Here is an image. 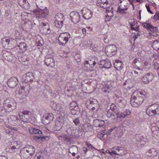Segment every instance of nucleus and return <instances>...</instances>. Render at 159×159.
Masks as SVG:
<instances>
[{
    "label": "nucleus",
    "instance_id": "obj_27",
    "mask_svg": "<svg viewBox=\"0 0 159 159\" xmlns=\"http://www.w3.org/2000/svg\"><path fill=\"white\" fill-rule=\"evenodd\" d=\"M17 49H19L20 52H25L27 49V45L24 42L20 43L16 47Z\"/></svg>",
    "mask_w": 159,
    "mask_h": 159
},
{
    "label": "nucleus",
    "instance_id": "obj_61",
    "mask_svg": "<svg viewBox=\"0 0 159 159\" xmlns=\"http://www.w3.org/2000/svg\"><path fill=\"white\" fill-rule=\"evenodd\" d=\"M145 7L147 8V11L151 14H153V13L151 11L149 6V5H146Z\"/></svg>",
    "mask_w": 159,
    "mask_h": 159
},
{
    "label": "nucleus",
    "instance_id": "obj_53",
    "mask_svg": "<svg viewBox=\"0 0 159 159\" xmlns=\"http://www.w3.org/2000/svg\"><path fill=\"white\" fill-rule=\"evenodd\" d=\"M153 19L156 21L159 22V12L157 11L154 16Z\"/></svg>",
    "mask_w": 159,
    "mask_h": 159
},
{
    "label": "nucleus",
    "instance_id": "obj_9",
    "mask_svg": "<svg viewBox=\"0 0 159 159\" xmlns=\"http://www.w3.org/2000/svg\"><path fill=\"white\" fill-rule=\"evenodd\" d=\"M70 38V35L68 32L61 33L58 38L59 44L60 45H65L67 43Z\"/></svg>",
    "mask_w": 159,
    "mask_h": 159
},
{
    "label": "nucleus",
    "instance_id": "obj_10",
    "mask_svg": "<svg viewBox=\"0 0 159 159\" xmlns=\"http://www.w3.org/2000/svg\"><path fill=\"white\" fill-rule=\"evenodd\" d=\"M129 7L128 3L126 0H123L122 4L119 6L117 11L120 14L123 15L127 13L126 11Z\"/></svg>",
    "mask_w": 159,
    "mask_h": 159
},
{
    "label": "nucleus",
    "instance_id": "obj_40",
    "mask_svg": "<svg viewBox=\"0 0 159 159\" xmlns=\"http://www.w3.org/2000/svg\"><path fill=\"white\" fill-rule=\"evenodd\" d=\"M56 106V109H55V110H56L57 111H59V114L62 112H65V114H66V111L64 109L62 108L61 105L60 103H57ZM66 115V114H65Z\"/></svg>",
    "mask_w": 159,
    "mask_h": 159
},
{
    "label": "nucleus",
    "instance_id": "obj_20",
    "mask_svg": "<svg viewBox=\"0 0 159 159\" xmlns=\"http://www.w3.org/2000/svg\"><path fill=\"white\" fill-rule=\"evenodd\" d=\"M14 55L10 51L7 50H3L2 51V56L6 60L11 61L13 59Z\"/></svg>",
    "mask_w": 159,
    "mask_h": 159
},
{
    "label": "nucleus",
    "instance_id": "obj_56",
    "mask_svg": "<svg viewBox=\"0 0 159 159\" xmlns=\"http://www.w3.org/2000/svg\"><path fill=\"white\" fill-rule=\"evenodd\" d=\"M97 122L98 123V127H101L104 125L105 123L104 121L97 120Z\"/></svg>",
    "mask_w": 159,
    "mask_h": 159
},
{
    "label": "nucleus",
    "instance_id": "obj_7",
    "mask_svg": "<svg viewBox=\"0 0 159 159\" xmlns=\"http://www.w3.org/2000/svg\"><path fill=\"white\" fill-rule=\"evenodd\" d=\"M146 113L150 116L159 115V105L155 104L149 106L146 110Z\"/></svg>",
    "mask_w": 159,
    "mask_h": 159
},
{
    "label": "nucleus",
    "instance_id": "obj_1",
    "mask_svg": "<svg viewBox=\"0 0 159 159\" xmlns=\"http://www.w3.org/2000/svg\"><path fill=\"white\" fill-rule=\"evenodd\" d=\"M20 120L17 116H10L9 118H7V120H4L5 123H8L13 125H22V123L30 122L33 121L34 118L31 112L25 110L22 112L19 113Z\"/></svg>",
    "mask_w": 159,
    "mask_h": 159
},
{
    "label": "nucleus",
    "instance_id": "obj_51",
    "mask_svg": "<svg viewBox=\"0 0 159 159\" xmlns=\"http://www.w3.org/2000/svg\"><path fill=\"white\" fill-rule=\"evenodd\" d=\"M105 130H102V132H99L97 134V137L98 138L101 139H102L103 138L105 134Z\"/></svg>",
    "mask_w": 159,
    "mask_h": 159
},
{
    "label": "nucleus",
    "instance_id": "obj_31",
    "mask_svg": "<svg viewBox=\"0 0 159 159\" xmlns=\"http://www.w3.org/2000/svg\"><path fill=\"white\" fill-rule=\"evenodd\" d=\"M42 28L43 29V33L46 34H48L50 33L49 25L47 23H42Z\"/></svg>",
    "mask_w": 159,
    "mask_h": 159
},
{
    "label": "nucleus",
    "instance_id": "obj_16",
    "mask_svg": "<svg viewBox=\"0 0 159 159\" xmlns=\"http://www.w3.org/2000/svg\"><path fill=\"white\" fill-rule=\"evenodd\" d=\"M96 64L95 57H90L84 62V65L85 67H88L89 66L91 68H93Z\"/></svg>",
    "mask_w": 159,
    "mask_h": 159
},
{
    "label": "nucleus",
    "instance_id": "obj_52",
    "mask_svg": "<svg viewBox=\"0 0 159 159\" xmlns=\"http://www.w3.org/2000/svg\"><path fill=\"white\" fill-rule=\"evenodd\" d=\"M111 87L110 86L106 85L102 89V91L105 93H108L111 90Z\"/></svg>",
    "mask_w": 159,
    "mask_h": 159
},
{
    "label": "nucleus",
    "instance_id": "obj_28",
    "mask_svg": "<svg viewBox=\"0 0 159 159\" xmlns=\"http://www.w3.org/2000/svg\"><path fill=\"white\" fill-rule=\"evenodd\" d=\"M19 4L20 7L26 9L30 8L29 4L26 0H18Z\"/></svg>",
    "mask_w": 159,
    "mask_h": 159
},
{
    "label": "nucleus",
    "instance_id": "obj_35",
    "mask_svg": "<svg viewBox=\"0 0 159 159\" xmlns=\"http://www.w3.org/2000/svg\"><path fill=\"white\" fill-rule=\"evenodd\" d=\"M115 67L117 70H120L122 69L123 67V65L122 61H119L116 60L114 64Z\"/></svg>",
    "mask_w": 159,
    "mask_h": 159
},
{
    "label": "nucleus",
    "instance_id": "obj_8",
    "mask_svg": "<svg viewBox=\"0 0 159 159\" xmlns=\"http://www.w3.org/2000/svg\"><path fill=\"white\" fill-rule=\"evenodd\" d=\"M4 107L8 109L7 112H9L16 109V104L13 99L8 98L4 101Z\"/></svg>",
    "mask_w": 159,
    "mask_h": 159
},
{
    "label": "nucleus",
    "instance_id": "obj_49",
    "mask_svg": "<svg viewBox=\"0 0 159 159\" xmlns=\"http://www.w3.org/2000/svg\"><path fill=\"white\" fill-rule=\"evenodd\" d=\"M75 130H72L70 128L66 130V132H67L68 135L72 136L70 137V138H72V137L75 134Z\"/></svg>",
    "mask_w": 159,
    "mask_h": 159
},
{
    "label": "nucleus",
    "instance_id": "obj_15",
    "mask_svg": "<svg viewBox=\"0 0 159 159\" xmlns=\"http://www.w3.org/2000/svg\"><path fill=\"white\" fill-rule=\"evenodd\" d=\"M131 113V111L129 109H126L123 112L118 111L115 114L116 118H120L121 121L127 116Z\"/></svg>",
    "mask_w": 159,
    "mask_h": 159
},
{
    "label": "nucleus",
    "instance_id": "obj_43",
    "mask_svg": "<svg viewBox=\"0 0 159 159\" xmlns=\"http://www.w3.org/2000/svg\"><path fill=\"white\" fill-rule=\"evenodd\" d=\"M107 116L109 118L112 117L114 118L115 117V116L113 112L110 110V109H109L107 111L106 113Z\"/></svg>",
    "mask_w": 159,
    "mask_h": 159
},
{
    "label": "nucleus",
    "instance_id": "obj_47",
    "mask_svg": "<svg viewBox=\"0 0 159 159\" xmlns=\"http://www.w3.org/2000/svg\"><path fill=\"white\" fill-rule=\"evenodd\" d=\"M115 96L116 97V100L117 103H123L124 100L121 97L119 96L117 94H115Z\"/></svg>",
    "mask_w": 159,
    "mask_h": 159
},
{
    "label": "nucleus",
    "instance_id": "obj_24",
    "mask_svg": "<svg viewBox=\"0 0 159 159\" xmlns=\"http://www.w3.org/2000/svg\"><path fill=\"white\" fill-rule=\"evenodd\" d=\"M18 144L17 142L14 141L12 142L8 151L11 153H13L18 151Z\"/></svg>",
    "mask_w": 159,
    "mask_h": 159
},
{
    "label": "nucleus",
    "instance_id": "obj_26",
    "mask_svg": "<svg viewBox=\"0 0 159 159\" xmlns=\"http://www.w3.org/2000/svg\"><path fill=\"white\" fill-rule=\"evenodd\" d=\"M12 40L10 39L3 38L2 40V44L4 47L7 48L11 47L12 44Z\"/></svg>",
    "mask_w": 159,
    "mask_h": 159
},
{
    "label": "nucleus",
    "instance_id": "obj_57",
    "mask_svg": "<svg viewBox=\"0 0 159 159\" xmlns=\"http://www.w3.org/2000/svg\"><path fill=\"white\" fill-rule=\"evenodd\" d=\"M73 121L76 125H78L80 124L79 119L78 118H75Z\"/></svg>",
    "mask_w": 159,
    "mask_h": 159
},
{
    "label": "nucleus",
    "instance_id": "obj_14",
    "mask_svg": "<svg viewBox=\"0 0 159 159\" xmlns=\"http://www.w3.org/2000/svg\"><path fill=\"white\" fill-rule=\"evenodd\" d=\"M111 151L114 155L122 156L126 153L125 149L122 147L115 146L111 148Z\"/></svg>",
    "mask_w": 159,
    "mask_h": 159
},
{
    "label": "nucleus",
    "instance_id": "obj_2",
    "mask_svg": "<svg viewBox=\"0 0 159 159\" xmlns=\"http://www.w3.org/2000/svg\"><path fill=\"white\" fill-rule=\"evenodd\" d=\"M145 98V92L144 91L135 90L131 96L130 104L133 107H138L143 103Z\"/></svg>",
    "mask_w": 159,
    "mask_h": 159
},
{
    "label": "nucleus",
    "instance_id": "obj_63",
    "mask_svg": "<svg viewBox=\"0 0 159 159\" xmlns=\"http://www.w3.org/2000/svg\"><path fill=\"white\" fill-rule=\"evenodd\" d=\"M131 29L133 30H134L136 31H138L139 29V27L137 26L136 27H134V26L132 27H131Z\"/></svg>",
    "mask_w": 159,
    "mask_h": 159
},
{
    "label": "nucleus",
    "instance_id": "obj_29",
    "mask_svg": "<svg viewBox=\"0 0 159 159\" xmlns=\"http://www.w3.org/2000/svg\"><path fill=\"white\" fill-rule=\"evenodd\" d=\"M100 65H103V67L106 69L110 68L111 66L110 61L107 59L102 60L100 62Z\"/></svg>",
    "mask_w": 159,
    "mask_h": 159
},
{
    "label": "nucleus",
    "instance_id": "obj_32",
    "mask_svg": "<svg viewBox=\"0 0 159 159\" xmlns=\"http://www.w3.org/2000/svg\"><path fill=\"white\" fill-rule=\"evenodd\" d=\"M98 102L95 99L90 98L87 100L86 104L87 107H92L93 105H97Z\"/></svg>",
    "mask_w": 159,
    "mask_h": 159
},
{
    "label": "nucleus",
    "instance_id": "obj_11",
    "mask_svg": "<svg viewBox=\"0 0 159 159\" xmlns=\"http://www.w3.org/2000/svg\"><path fill=\"white\" fill-rule=\"evenodd\" d=\"M148 157L151 159H159V154L158 153V150L155 148H152L148 150L146 153Z\"/></svg>",
    "mask_w": 159,
    "mask_h": 159
},
{
    "label": "nucleus",
    "instance_id": "obj_5",
    "mask_svg": "<svg viewBox=\"0 0 159 159\" xmlns=\"http://www.w3.org/2000/svg\"><path fill=\"white\" fill-rule=\"evenodd\" d=\"M29 131L30 133L34 135V138L35 140H37L39 139L44 140L47 137L45 136H43L42 134V131L38 129L33 127H30L29 128Z\"/></svg>",
    "mask_w": 159,
    "mask_h": 159
},
{
    "label": "nucleus",
    "instance_id": "obj_54",
    "mask_svg": "<svg viewBox=\"0 0 159 159\" xmlns=\"http://www.w3.org/2000/svg\"><path fill=\"white\" fill-rule=\"evenodd\" d=\"M91 108L92 111H98L99 109V107L98 105V103L97 105H95L92 106Z\"/></svg>",
    "mask_w": 159,
    "mask_h": 159
},
{
    "label": "nucleus",
    "instance_id": "obj_45",
    "mask_svg": "<svg viewBox=\"0 0 159 159\" xmlns=\"http://www.w3.org/2000/svg\"><path fill=\"white\" fill-rule=\"evenodd\" d=\"M77 104L76 102L75 101H73L71 102L70 104V108L71 109H75L76 110H78L79 108L78 106H77Z\"/></svg>",
    "mask_w": 159,
    "mask_h": 159
},
{
    "label": "nucleus",
    "instance_id": "obj_36",
    "mask_svg": "<svg viewBox=\"0 0 159 159\" xmlns=\"http://www.w3.org/2000/svg\"><path fill=\"white\" fill-rule=\"evenodd\" d=\"M26 78V81L27 82H32L33 81L34 76L33 74L31 72H28L25 75Z\"/></svg>",
    "mask_w": 159,
    "mask_h": 159
},
{
    "label": "nucleus",
    "instance_id": "obj_55",
    "mask_svg": "<svg viewBox=\"0 0 159 159\" xmlns=\"http://www.w3.org/2000/svg\"><path fill=\"white\" fill-rule=\"evenodd\" d=\"M57 103L55 102L54 101H51L50 103V105L51 107L54 110H55V109H56V106Z\"/></svg>",
    "mask_w": 159,
    "mask_h": 159
},
{
    "label": "nucleus",
    "instance_id": "obj_18",
    "mask_svg": "<svg viewBox=\"0 0 159 159\" xmlns=\"http://www.w3.org/2000/svg\"><path fill=\"white\" fill-rule=\"evenodd\" d=\"M71 21L74 24H76L80 21V16L79 13L76 11H73L70 13Z\"/></svg>",
    "mask_w": 159,
    "mask_h": 159
},
{
    "label": "nucleus",
    "instance_id": "obj_4",
    "mask_svg": "<svg viewBox=\"0 0 159 159\" xmlns=\"http://www.w3.org/2000/svg\"><path fill=\"white\" fill-rule=\"evenodd\" d=\"M60 115V116H59L58 119L55 121V126L53 127V129L54 130H60L62 128L65 121H66V116L65 113L61 112Z\"/></svg>",
    "mask_w": 159,
    "mask_h": 159
},
{
    "label": "nucleus",
    "instance_id": "obj_39",
    "mask_svg": "<svg viewBox=\"0 0 159 159\" xmlns=\"http://www.w3.org/2000/svg\"><path fill=\"white\" fill-rule=\"evenodd\" d=\"M152 46L154 49L159 52V40H156L154 42Z\"/></svg>",
    "mask_w": 159,
    "mask_h": 159
},
{
    "label": "nucleus",
    "instance_id": "obj_25",
    "mask_svg": "<svg viewBox=\"0 0 159 159\" xmlns=\"http://www.w3.org/2000/svg\"><path fill=\"white\" fill-rule=\"evenodd\" d=\"M133 65L134 67L139 70H142L140 67H142L143 65L141 62V60L139 58H135L134 60Z\"/></svg>",
    "mask_w": 159,
    "mask_h": 159
},
{
    "label": "nucleus",
    "instance_id": "obj_46",
    "mask_svg": "<svg viewBox=\"0 0 159 159\" xmlns=\"http://www.w3.org/2000/svg\"><path fill=\"white\" fill-rule=\"evenodd\" d=\"M54 24L56 27L59 28H61L63 25V22L54 21Z\"/></svg>",
    "mask_w": 159,
    "mask_h": 159
},
{
    "label": "nucleus",
    "instance_id": "obj_17",
    "mask_svg": "<svg viewBox=\"0 0 159 159\" xmlns=\"http://www.w3.org/2000/svg\"><path fill=\"white\" fill-rule=\"evenodd\" d=\"M45 63L47 66L53 67L55 66L54 60L52 55H48L46 56Z\"/></svg>",
    "mask_w": 159,
    "mask_h": 159
},
{
    "label": "nucleus",
    "instance_id": "obj_41",
    "mask_svg": "<svg viewBox=\"0 0 159 159\" xmlns=\"http://www.w3.org/2000/svg\"><path fill=\"white\" fill-rule=\"evenodd\" d=\"M110 110L112 111L113 113L115 114L118 111V108L114 104H112L110 107L109 109Z\"/></svg>",
    "mask_w": 159,
    "mask_h": 159
},
{
    "label": "nucleus",
    "instance_id": "obj_34",
    "mask_svg": "<svg viewBox=\"0 0 159 159\" xmlns=\"http://www.w3.org/2000/svg\"><path fill=\"white\" fill-rule=\"evenodd\" d=\"M123 86L125 89H130L133 88V85L130 80H127L124 83Z\"/></svg>",
    "mask_w": 159,
    "mask_h": 159
},
{
    "label": "nucleus",
    "instance_id": "obj_38",
    "mask_svg": "<svg viewBox=\"0 0 159 159\" xmlns=\"http://www.w3.org/2000/svg\"><path fill=\"white\" fill-rule=\"evenodd\" d=\"M92 16V12L90 10L88 9L86 13L83 15L84 18L85 19L89 20L90 19Z\"/></svg>",
    "mask_w": 159,
    "mask_h": 159
},
{
    "label": "nucleus",
    "instance_id": "obj_64",
    "mask_svg": "<svg viewBox=\"0 0 159 159\" xmlns=\"http://www.w3.org/2000/svg\"><path fill=\"white\" fill-rule=\"evenodd\" d=\"M140 35V33L139 31H137L136 32V33L135 34L134 36V37L136 39L137 38V37Z\"/></svg>",
    "mask_w": 159,
    "mask_h": 159
},
{
    "label": "nucleus",
    "instance_id": "obj_60",
    "mask_svg": "<svg viewBox=\"0 0 159 159\" xmlns=\"http://www.w3.org/2000/svg\"><path fill=\"white\" fill-rule=\"evenodd\" d=\"M142 81L145 84H148L149 82L147 78H145V76H143L142 78Z\"/></svg>",
    "mask_w": 159,
    "mask_h": 159
},
{
    "label": "nucleus",
    "instance_id": "obj_58",
    "mask_svg": "<svg viewBox=\"0 0 159 159\" xmlns=\"http://www.w3.org/2000/svg\"><path fill=\"white\" fill-rule=\"evenodd\" d=\"M70 110L71 114L73 115H76L79 111V109L76 110L75 109H71Z\"/></svg>",
    "mask_w": 159,
    "mask_h": 159
},
{
    "label": "nucleus",
    "instance_id": "obj_21",
    "mask_svg": "<svg viewBox=\"0 0 159 159\" xmlns=\"http://www.w3.org/2000/svg\"><path fill=\"white\" fill-rule=\"evenodd\" d=\"M98 6L103 9H106V11H109V10L107 9L111 6V4L109 3L107 0H100L98 3Z\"/></svg>",
    "mask_w": 159,
    "mask_h": 159
},
{
    "label": "nucleus",
    "instance_id": "obj_59",
    "mask_svg": "<svg viewBox=\"0 0 159 159\" xmlns=\"http://www.w3.org/2000/svg\"><path fill=\"white\" fill-rule=\"evenodd\" d=\"M88 149L85 147H83L82 148V152L85 155H86L87 154V152L88 151Z\"/></svg>",
    "mask_w": 159,
    "mask_h": 159
},
{
    "label": "nucleus",
    "instance_id": "obj_12",
    "mask_svg": "<svg viewBox=\"0 0 159 159\" xmlns=\"http://www.w3.org/2000/svg\"><path fill=\"white\" fill-rule=\"evenodd\" d=\"M116 51L117 48L114 45L107 46L105 48V53L109 57H112L116 54Z\"/></svg>",
    "mask_w": 159,
    "mask_h": 159
},
{
    "label": "nucleus",
    "instance_id": "obj_30",
    "mask_svg": "<svg viewBox=\"0 0 159 159\" xmlns=\"http://www.w3.org/2000/svg\"><path fill=\"white\" fill-rule=\"evenodd\" d=\"M68 151L69 153H71L72 156L74 157L78 152V148L76 146L72 145L70 147Z\"/></svg>",
    "mask_w": 159,
    "mask_h": 159
},
{
    "label": "nucleus",
    "instance_id": "obj_3",
    "mask_svg": "<svg viewBox=\"0 0 159 159\" xmlns=\"http://www.w3.org/2000/svg\"><path fill=\"white\" fill-rule=\"evenodd\" d=\"M35 148L32 146L27 145L20 150L19 155L21 159H27L34 153Z\"/></svg>",
    "mask_w": 159,
    "mask_h": 159
},
{
    "label": "nucleus",
    "instance_id": "obj_50",
    "mask_svg": "<svg viewBox=\"0 0 159 159\" xmlns=\"http://www.w3.org/2000/svg\"><path fill=\"white\" fill-rule=\"evenodd\" d=\"M86 146L89 148V150L91 151L96 150V149L93 147L89 143L86 142L85 143Z\"/></svg>",
    "mask_w": 159,
    "mask_h": 159
},
{
    "label": "nucleus",
    "instance_id": "obj_23",
    "mask_svg": "<svg viewBox=\"0 0 159 159\" xmlns=\"http://www.w3.org/2000/svg\"><path fill=\"white\" fill-rule=\"evenodd\" d=\"M18 80L15 77L10 78L7 82L8 86L11 88H14L18 84Z\"/></svg>",
    "mask_w": 159,
    "mask_h": 159
},
{
    "label": "nucleus",
    "instance_id": "obj_13",
    "mask_svg": "<svg viewBox=\"0 0 159 159\" xmlns=\"http://www.w3.org/2000/svg\"><path fill=\"white\" fill-rule=\"evenodd\" d=\"M147 141V139L143 136L137 135L136 136L135 143L138 147H142Z\"/></svg>",
    "mask_w": 159,
    "mask_h": 159
},
{
    "label": "nucleus",
    "instance_id": "obj_33",
    "mask_svg": "<svg viewBox=\"0 0 159 159\" xmlns=\"http://www.w3.org/2000/svg\"><path fill=\"white\" fill-rule=\"evenodd\" d=\"M54 21L63 22L64 20V16L61 13L57 14L54 17Z\"/></svg>",
    "mask_w": 159,
    "mask_h": 159
},
{
    "label": "nucleus",
    "instance_id": "obj_19",
    "mask_svg": "<svg viewBox=\"0 0 159 159\" xmlns=\"http://www.w3.org/2000/svg\"><path fill=\"white\" fill-rule=\"evenodd\" d=\"M53 119V115L51 113H48L44 115L43 118L42 122L44 125H47L50 122V121Z\"/></svg>",
    "mask_w": 159,
    "mask_h": 159
},
{
    "label": "nucleus",
    "instance_id": "obj_42",
    "mask_svg": "<svg viewBox=\"0 0 159 159\" xmlns=\"http://www.w3.org/2000/svg\"><path fill=\"white\" fill-rule=\"evenodd\" d=\"M8 110V109L5 107L4 108L0 107V116H4L6 114Z\"/></svg>",
    "mask_w": 159,
    "mask_h": 159
},
{
    "label": "nucleus",
    "instance_id": "obj_62",
    "mask_svg": "<svg viewBox=\"0 0 159 159\" xmlns=\"http://www.w3.org/2000/svg\"><path fill=\"white\" fill-rule=\"evenodd\" d=\"M135 24L134 21V20H132L130 22V26L131 27H132L135 25Z\"/></svg>",
    "mask_w": 159,
    "mask_h": 159
},
{
    "label": "nucleus",
    "instance_id": "obj_22",
    "mask_svg": "<svg viewBox=\"0 0 159 159\" xmlns=\"http://www.w3.org/2000/svg\"><path fill=\"white\" fill-rule=\"evenodd\" d=\"M92 126L89 123H84L80 125L79 126V129L81 131L88 132L92 130Z\"/></svg>",
    "mask_w": 159,
    "mask_h": 159
},
{
    "label": "nucleus",
    "instance_id": "obj_48",
    "mask_svg": "<svg viewBox=\"0 0 159 159\" xmlns=\"http://www.w3.org/2000/svg\"><path fill=\"white\" fill-rule=\"evenodd\" d=\"M142 25L143 28L146 29H148L149 30L152 26L149 23L147 22L142 23Z\"/></svg>",
    "mask_w": 159,
    "mask_h": 159
},
{
    "label": "nucleus",
    "instance_id": "obj_37",
    "mask_svg": "<svg viewBox=\"0 0 159 159\" xmlns=\"http://www.w3.org/2000/svg\"><path fill=\"white\" fill-rule=\"evenodd\" d=\"M149 30L152 33L155 34V35H154L155 36H157V35H158L159 33V30L157 26L154 27L152 25Z\"/></svg>",
    "mask_w": 159,
    "mask_h": 159
},
{
    "label": "nucleus",
    "instance_id": "obj_44",
    "mask_svg": "<svg viewBox=\"0 0 159 159\" xmlns=\"http://www.w3.org/2000/svg\"><path fill=\"white\" fill-rule=\"evenodd\" d=\"M145 78L147 79L149 82L152 81L153 78V76L152 73H147L145 75Z\"/></svg>",
    "mask_w": 159,
    "mask_h": 159
},
{
    "label": "nucleus",
    "instance_id": "obj_6",
    "mask_svg": "<svg viewBox=\"0 0 159 159\" xmlns=\"http://www.w3.org/2000/svg\"><path fill=\"white\" fill-rule=\"evenodd\" d=\"M48 13L49 11L46 7H45L43 9L39 8L34 11V14L36 17L40 19L47 18Z\"/></svg>",
    "mask_w": 159,
    "mask_h": 159
}]
</instances>
